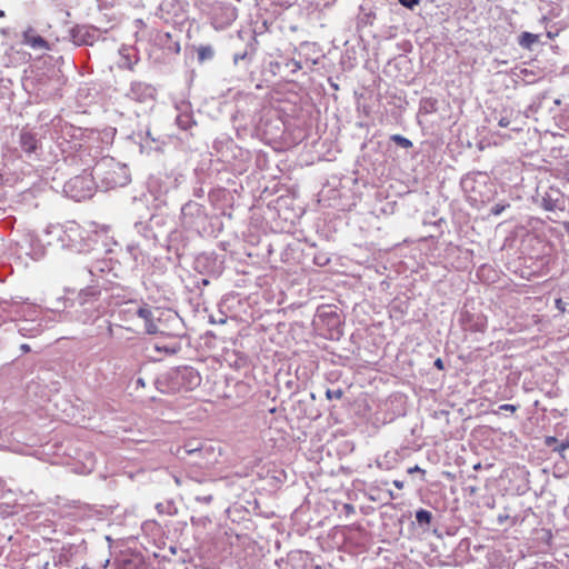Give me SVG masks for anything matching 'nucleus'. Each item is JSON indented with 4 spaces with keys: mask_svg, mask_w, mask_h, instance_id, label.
I'll list each match as a JSON object with an SVG mask.
<instances>
[{
    "mask_svg": "<svg viewBox=\"0 0 569 569\" xmlns=\"http://www.w3.org/2000/svg\"><path fill=\"white\" fill-rule=\"evenodd\" d=\"M552 193L558 196V191H551V193H546L541 200L542 207L548 211H552L558 208L559 198L553 199Z\"/></svg>",
    "mask_w": 569,
    "mask_h": 569,
    "instance_id": "nucleus-13",
    "label": "nucleus"
},
{
    "mask_svg": "<svg viewBox=\"0 0 569 569\" xmlns=\"http://www.w3.org/2000/svg\"><path fill=\"white\" fill-rule=\"evenodd\" d=\"M510 123V120L507 117H501L498 121V124L502 128L508 127Z\"/></svg>",
    "mask_w": 569,
    "mask_h": 569,
    "instance_id": "nucleus-25",
    "label": "nucleus"
},
{
    "mask_svg": "<svg viewBox=\"0 0 569 569\" xmlns=\"http://www.w3.org/2000/svg\"><path fill=\"white\" fill-rule=\"evenodd\" d=\"M181 450H183L187 455H197V453H208L212 458L208 459L203 465L212 466L218 462V458L220 457V450H217L212 445H201L197 440H190L184 443L182 448H179L177 453L180 455Z\"/></svg>",
    "mask_w": 569,
    "mask_h": 569,
    "instance_id": "nucleus-6",
    "label": "nucleus"
},
{
    "mask_svg": "<svg viewBox=\"0 0 569 569\" xmlns=\"http://www.w3.org/2000/svg\"><path fill=\"white\" fill-rule=\"evenodd\" d=\"M99 291L93 287H88L80 291L79 293V301L80 305H86L90 299L96 298L98 296Z\"/></svg>",
    "mask_w": 569,
    "mask_h": 569,
    "instance_id": "nucleus-14",
    "label": "nucleus"
},
{
    "mask_svg": "<svg viewBox=\"0 0 569 569\" xmlns=\"http://www.w3.org/2000/svg\"><path fill=\"white\" fill-rule=\"evenodd\" d=\"M93 318L92 313L90 315H86L84 317H79V321H81L82 323H87L89 321H91Z\"/></svg>",
    "mask_w": 569,
    "mask_h": 569,
    "instance_id": "nucleus-28",
    "label": "nucleus"
},
{
    "mask_svg": "<svg viewBox=\"0 0 569 569\" xmlns=\"http://www.w3.org/2000/svg\"><path fill=\"white\" fill-rule=\"evenodd\" d=\"M287 66H292L293 68V71L296 70H300L302 67H301V63L299 61H296V60H291L290 62L287 63Z\"/></svg>",
    "mask_w": 569,
    "mask_h": 569,
    "instance_id": "nucleus-24",
    "label": "nucleus"
},
{
    "mask_svg": "<svg viewBox=\"0 0 569 569\" xmlns=\"http://www.w3.org/2000/svg\"><path fill=\"white\" fill-rule=\"evenodd\" d=\"M399 2L408 9H413V7L418 3V0H399Z\"/></svg>",
    "mask_w": 569,
    "mask_h": 569,
    "instance_id": "nucleus-22",
    "label": "nucleus"
},
{
    "mask_svg": "<svg viewBox=\"0 0 569 569\" xmlns=\"http://www.w3.org/2000/svg\"><path fill=\"white\" fill-rule=\"evenodd\" d=\"M137 382H138V385H141V386H143V385H144V382H143V380H142L141 378H140V379H138V381H137Z\"/></svg>",
    "mask_w": 569,
    "mask_h": 569,
    "instance_id": "nucleus-35",
    "label": "nucleus"
},
{
    "mask_svg": "<svg viewBox=\"0 0 569 569\" xmlns=\"http://www.w3.org/2000/svg\"><path fill=\"white\" fill-rule=\"evenodd\" d=\"M537 41L538 36L530 32H523L520 37V44L525 48H530Z\"/></svg>",
    "mask_w": 569,
    "mask_h": 569,
    "instance_id": "nucleus-16",
    "label": "nucleus"
},
{
    "mask_svg": "<svg viewBox=\"0 0 569 569\" xmlns=\"http://www.w3.org/2000/svg\"><path fill=\"white\" fill-rule=\"evenodd\" d=\"M201 383V376L192 367L171 368L156 380L157 389L162 393L193 390Z\"/></svg>",
    "mask_w": 569,
    "mask_h": 569,
    "instance_id": "nucleus-1",
    "label": "nucleus"
},
{
    "mask_svg": "<svg viewBox=\"0 0 569 569\" xmlns=\"http://www.w3.org/2000/svg\"><path fill=\"white\" fill-rule=\"evenodd\" d=\"M64 192L76 201L90 198L93 194V180L88 176H77L64 184Z\"/></svg>",
    "mask_w": 569,
    "mask_h": 569,
    "instance_id": "nucleus-4",
    "label": "nucleus"
},
{
    "mask_svg": "<svg viewBox=\"0 0 569 569\" xmlns=\"http://www.w3.org/2000/svg\"><path fill=\"white\" fill-rule=\"evenodd\" d=\"M22 42L31 49L40 52H46L51 49L49 43L33 29H28L27 31L23 32Z\"/></svg>",
    "mask_w": 569,
    "mask_h": 569,
    "instance_id": "nucleus-8",
    "label": "nucleus"
},
{
    "mask_svg": "<svg viewBox=\"0 0 569 569\" xmlns=\"http://www.w3.org/2000/svg\"><path fill=\"white\" fill-rule=\"evenodd\" d=\"M393 485L398 488V489H402L403 488V482L400 481V480H395L393 481Z\"/></svg>",
    "mask_w": 569,
    "mask_h": 569,
    "instance_id": "nucleus-30",
    "label": "nucleus"
},
{
    "mask_svg": "<svg viewBox=\"0 0 569 569\" xmlns=\"http://www.w3.org/2000/svg\"><path fill=\"white\" fill-rule=\"evenodd\" d=\"M100 7H113L117 0H98Z\"/></svg>",
    "mask_w": 569,
    "mask_h": 569,
    "instance_id": "nucleus-23",
    "label": "nucleus"
},
{
    "mask_svg": "<svg viewBox=\"0 0 569 569\" xmlns=\"http://www.w3.org/2000/svg\"><path fill=\"white\" fill-rule=\"evenodd\" d=\"M63 246L82 252L90 249L92 236L77 223H70L60 237Z\"/></svg>",
    "mask_w": 569,
    "mask_h": 569,
    "instance_id": "nucleus-3",
    "label": "nucleus"
},
{
    "mask_svg": "<svg viewBox=\"0 0 569 569\" xmlns=\"http://www.w3.org/2000/svg\"><path fill=\"white\" fill-rule=\"evenodd\" d=\"M138 61V57H137V52L133 48L131 47H121L120 50H119V61H118V66L120 68H126V69H132L133 66L137 63Z\"/></svg>",
    "mask_w": 569,
    "mask_h": 569,
    "instance_id": "nucleus-9",
    "label": "nucleus"
},
{
    "mask_svg": "<svg viewBox=\"0 0 569 569\" xmlns=\"http://www.w3.org/2000/svg\"><path fill=\"white\" fill-rule=\"evenodd\" d=\"M42 254H43V249H39V250L34 253L33 259H39Z\"/></svg>",
    "mask_w": 569,
    "mask_h": 569,
    "instance_id": "nucleus-31",
    "label": "nucleus"
},
{
    "mask_svg": "<svg viewBox=\"0 0 569 569\" xmlns=\"http://www.w3.org/2000/svg\"><path fill=\"white\" fill-rule=\"evenodd\" d=\"M97 176L104 174L106 187L116 188L126 186L130 181L128 168L114 162L112 159H103L93 169Z\"/></svg>",
    "mask_w": 569,
    "mask_h": 569,
    "instance_id": "nucleus-2",
    "label": "nucleus"
},
{
    "mask_svg": "<svg viewBox=\"0 0 569 569\" xmlns=\"http://www.w3.org/2000/svg\"><path fill=\"white\" fill-rule=\"evenodd\" d=\"M556 305H557V307H558L560 310H563V308H562V306H561V305H562V301H561L560 299H558V300L556 301Z\"/></svg>",
    "mask_w": 569,
    "mask_h": 569,
    "instance_id": "nucleus-32",
    "label": "nucleus"
},
{
    "mask_svg": "<svg viewBox=\"0 0 569 569\" xmlns=\"http://www.w3.org/2000/svg\"><path fill=\"white\" fill-rule=\"evenodd\" d=\"M4 16V12L2 10H0V17H3Z\"/></svg>",
    "mask_w": 569,
    "mask_h": 569,
    "instance_id": "nucleus-36",
    "label": "nucleus"
},
{
    "mask_svg": "<svg viewBox=\"0 0 569 569\" xmlns=\"http://www.w3.org/2000/svg\"><path fill=\"white\" fill-rule=\"evenodd\" d=\"M500 410L516 411V407L513 405L506 403L500 406Z\"/></svg>",
    "mask_w": 569,
    "mask_h": 569,
    "instance_id": "nucleus-27",
    "label": "nucleus"
},
{
    "mask_svg": "<svg viewBox=\"0 0 569 569\" xmlns=\"http://www.w3.org/2000/svg\"><path fill=\"white\" fill-rule=\"evenodd\" d=\"M505 210V206H495L492 209H491V212L496 216L500 214L502 211Z\"/></svg>",
    "mask_w": 569,
    "mask_h": 569,
    "instance_id": "nucleus-26",
    "label": "nucleus"
},
{
    "mask_svg": "<svg viewBox=\"0 0 569 569\" xmlns=\"http://www.w3.org/2000/svg\"><path fill=\"white\" fill-rule=\"evenodd\" d=\"M409 473H412V472H425L422 469H420L418 466H415L413 468H410L408 470Z\"/></svg>",
    "mask_w": 569,
    "mask_h": 569,
    "instance_id": "nucleus-29",
    "label": "nucleus"
},
{
    "mask_svg": "<svg viewBox=\"0 0 569 569\" xmlns=\"http://www.w3.org/2000/svg\"><path fill=\"white\" fill-rule=\"evenodd\" d=\"M199 456V459L194 461V463H197L199 467H202V468H208L209 466H204L203 463L208 460V459H211L212 457L208 453H197Z\"/></svg>",
    "mask_w": 569,
    "mask_h": 569,
    "instance_id": "nucleus-20",
    "label": "nucleus"
},
{
    "mask_svg": "<svg viewBox=\"0 0 569 569\" xmlns=\"http://www.w3.org/2000/svg\"><path fill=\"white\" fill-rule=\"evenodd\" d=\"M21 348H22L24 351L29 350V347H28L27 345H22V346H21Z\"/></svg>",
    "mask_w": 569,
    "mask_h": 569,
    "instance_id": "nucleus-34",
    "label": "nucleus"
},
{
    "mask_svg": "<svg viewBox=\"0 0 569 569\" xmlns=\"http://www.w3.org/2000/svg\"><path fill=\"white\" fill-rule=\"evenodd\" d=\"M326 396L328 399H340L342 397L341 390H327Z\"/></svg>",
    "mask_w": 569,
    "mask_h": 569,
    "instance_id": "nucleus-21",
    "label": "nucleus"
},
{
    "mask_svg": "<svg viewBox=\"0 0 569 569\" xmlns=\"http://www.w3.org/2000/svg\"><path fill=\"white\" fill-rule=\"evenodd\" d=\"M73 42L78 46L92 44L94 41V31L87 27H77L72 30Z\"/></svg>",
    "mask_w": 569,
    "mask_h": 569,
    "instance_id": "nucleus-10",
    "label": "nucleus"
},
{
    "mask_svg": "<svg viewBox=\"0 0 569 569\" xmlns=\"http://www.w3.org/2000/svg\"><path fill=\"white\" fill-rule=\"evenodd\" d=\"M213 49L210 46H201L198 49V59L200 62L209 60L213 57Z\"/></svg>",
    "mask_w": 569,
    "mask_h": 569,
    "instance_id": "nucleus-15",
    "label": "nucleus"
},
{
    "mask_svg": "<svg viewBox=\"0 0 569 569\" xmlns=\"http://www.w3.org/2000/svg\"><path fill=\"white\" fill-rule=\"evenodd\" d=\"M391 140L395 141L397 144H399L400 147L406 148V149L412 147V142L409 139H407L400 134H393L391 137Z\"/></svg>",
    "mask_w": 569,
    "mask_h": 569,
    "instance_id": "nucleus-18",
    "label": "nucleus"
},
{
    "mask_svg": "<svg viewBox=\"0 0 569 569\" xmlns=\"http://www.w3.org/2000/svg\"><path fill=\"white\" fill-rule=\"evenodd\" d=\"M193 211H199V206L197 203H187L181 209L183 217H186L188 213H192Z\"/></svg>",
    "mask_w": 569,
    "mask_h": 569,
    "instance_id": "nucleus-19",
    "label": "nucleus"
},
{
    "mask_svg": "<svg viewBox=\"0 0 569 569\" xmlns=\"http://www.w3.org/2000/svg\"><path fill=\"white\" fill-rule=\"evenodd\" d=\"M431 512H429L428 510H425V509H420L416 512V520L420 523V525H423V523H430L431 521Z\"/></svg>",
    "mask_w": 569,
    "mask_h": 569,
    "instance_id": "nucleus-17",
    "label": "nucleus"
},
{
    "mask_svg": "<svg viewBox=\"0 0 569 569\" xmlns=\"http://www.w3.org/2000/svg\"><path fill=\"white\" fill-rule=\"evenodd\" d=\"M436 367L442 368V361L440 359H437L435 362Z\"/></svg>",
    "mask_w": 569,
    "mask_h": 569,
    "instance_id": "nucleus-33",
    "label": "nucleus"
},
{
    "mask_svg": "<svg viewBox=\"0 0 569 569\" xmlns=\"http://www.w3.org/2000/svg\"><path fill=\"white\" fill-rule=\"evenodd\" d=\"M20 143L26 152H33L37 149V139L30 132H22L20 134Z\"/></svg>",
    "mask_w": 569,
    "mask_h": 569,
    "instance_id": "nucleus-12",
    "label": "nucleus"
},
{
    "mask_svg": "<svg viewBox=\"0 0 569 569\" xmlns=\"http://www.w3.org/2000/svg\"><path fill=\"white\" fill-rule=\"evenodd\" d=\"M137 315L144 320V328L149 335H154L159 331L158 326L153 321V311L151 308L147 306L139 307Z\"/></svg>",
    "mask_w": 569,
    "mask_h": 569,
    "instance_id": "nucleus-11",
    "label": "nucleus"
},
{
    "mask_svg": "<svg viewBox=\"0 0 569 569\" xmlns=\"http://www.w3.org/2000/svg\"><path fill=\"white\" fill-rule=\"evenodd\" d=\"M128 97L137 102L150 104L154 101L156 89L144 82H132Z\"/></svg>",
    "mask_w": 569,
    "mask_h": 569,
    "instance_id": "nucleus-7",
    "label": "nucleus"
},
{
    "mask_svg": "<svg viewBox=\"0 0 569 569\" xmlns=\"http://www.w3.org/2000/svg\"><path fill=\"white\" fill-rule=\"evenodd\" d=\"M13 308L16 309V316H11V320H18V317L23 318L22 323L19 326V331L22 336L27 337H33L38 332H40V329L36 327H29L31 325L30 322L33 321L32 316L36 313V309L29 305H13Z\"/></svg>",
    "mask_w": 569,
    "mask_h": 569,
    "instance_id": "nucleus-5",
    "label": "nucleus"
}]
</instances>
